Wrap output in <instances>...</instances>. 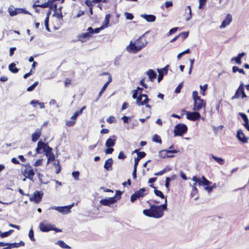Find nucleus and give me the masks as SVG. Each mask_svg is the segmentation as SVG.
<instances>
[{"mask_svg": "<svg viewBox=\"0 0 249 249\" xmlns=\"http://www.w3.org/2000/svg\"><path fill=\"white\" fill-rule=\"evenodd\" d=\"M187 130L188 127L186 124H178L174 128V136H182L187 132Z\"/></svg>", "mask_w": 249, "mask_h": 249, "instance_id": "4", "label": "nucleus"}, {"mask_svg": "<svg viewBox=\"0 0 249 249\" xmlns=\"http://www.w3.org/2000/svg\"><path fill=\"white\" fill-rule=\"evenodd\" d=\"M46 156L47 157V164H49L50 162L54 160V155L53 153H52L49 154H46Z\"/></svg>", "mask_w": 249, "mask_h": 249, "instance_id": "34", "label": "nucleus"}, {"mask_svg": "<svg viewBox=\"0 0 249 249\" xmlns=\"http://www.w3.org/2000/svg\"><path fill=\"white\" fill-rule=\"evenodd\" d=\"M148 33L149 31L146 32L134 42L131 41L126 48L127 51L129 53H136L144 48L147 44V41L144 36Z\"/></svg>", "mask_w": 249, "mask_h": 249, "instance_id": "2", "label": "nucleus"}, {"mask_svg": "<svg viewBox=\"0 0 249 249\" xmlns=\"http://www.w3.org/2000/svg\"><path fill=\"white\" fill-rule=\"evenodd\" d=\"M171 179L169 177L166 178L165 179V186L167 189L168 190H169V187L170 184V181H171Z\"/></svg>", "mask_w": 249, "mask_h": 249, "instance_id": "51", "label": "nucleus"}, {"mask_svg": "<svg viewBox=\"0 0 249 249\" xmlns=\"http://www.w3.org/2000/svg\"><path fill=\"white\" fill-rule=\"evenodd\" d=\"M34 236V231H33V229L31 228L29 232V237L30 240L32 241H35L36 240Z\"/></svg>", "mask_w": 249, "mask_h": 249, "instance_id": "43", "label": "nucleus"}, {"mask_svg": "<svg viewBox=\"0 0 249 249\" xmlns=\"http://www.w3.org/2000/svg\"><path fill=\"white\" fill-rule=\"evenodd\" d=\"M194 107H193V110L195 111H199L203 107H205V105H206L205 101L201 98L194 100Z\"/></svg>", "mask_w": 249, "mask_h": 249, "instance_id": "8", "label": "nucleus"}, {"mask_svg": "<svg viewBox=\"0 0 249 249\" xmlns=\"http://www.w3.org/2000/svg\"><path fill=\"white\" fill-rule=\"evenodd\" d=\"M153 141L157 143H161L162 141L160 137L157 135L155 134L153 137Z\"/></svg>", "mask_w": 249, "mask_h": 249, "instance_id": "40", "label": "nucleus"}, {"mask_svg": "<svg viewBox=\"0 0 249 249\" xmlns=\"http://www.w3.org/2000/svg\"><path fill=\"white\" fill-rule=\"evenodd\" d=\"M114 151V149L112 147H107L105 151L106 154H110Z\"/></svg>", "mask_w": 249, "mask_h": 249, "instance_id": "57", "label": "nucleus"}, {"mask_svg": "<svg viewBox=\"0 0 249 249\" xmlns=\"http://www.w3.org/2000/svg\"><path fill=\"white\" fill-rule=\"evenodd\" d=\"M140 84L141 85H142V87H144L145 88H146V89L148 88V86L145 83V78H142L140 81Z\"/></svg>", "mask_w": 249, "mask_h": 249, "instance_id": "62", "label": "nucleus"}, {"mask_svg": "<svg viewBox=\"0 0 249 249\" xmlns=\"http://www.w3.org/2000/svg\"><path fill=\"white\" fill-rule=\"evenodd\" d=\"M91 34L89 32V31H88L87 32L83 33L82 35H81L79 36V38L81 41L84 42L85 41L86 39L90 36Z\"/></svg>", "mask_w": 249, "mask_h": 249, "instance_id": "27", "label": "nucleus"}, {"mask_svg": "<svg viewBox=\"0 0 249 249\" xmlns=\"http://www.w3.org/2000/svg\"><path fill=\"white\" fill-rule=\"evenodd\" d=\"M107 122L109 124L113 123L115 122L114 117L111 116L107 119Z\"/></svg>", "mask_w": 249, "mask_h": 249, "instance_id": "58", "label": "nucleus"}, {"mask_svg": "<svg viewBox=\"0 0 249 249\" xmlns=\"http://www.w3.org/2000/svg\"><path fill=\"white\" fill-rule=\"evenodd\" d=\"M47 145V143H45L44 142H43L42 141H40L37 143V145L38 147H40V149H43L44 150V148H45V146Z\"/></svg>", "mask_w": 249, "mask_h": 249, "instance_id": "50", "label": "nucleus"}, {"mask_svg": "<svg viewBox=\"0 0 249 249\" xmlns=\"http://www.w3.org/2000/svg\"><path fill=\"white\" fill-rule=\"evenodd\" d=\"M238 139L243 143L248 142V138H247L241 129H239L236 134Z\"/></svg>", "mask_w": 249, "mask_h": 249, "instance_id": "15", "label": "nucleus"}, {"mask_svg": "<svg viewBox=\"0 0 249 249\" xmlns=\"http://www.w3.org/2000/svg\"><path fill=\"white\" fill-rule=\"evenodd\" d=\"M79 171H73L72 173V176L75 180H78L79 178Z\"/></svg>", "mask_w": 249, "mask_h": 249, "instance_id": "44", "label": "nucleus"}, {"mask_svg": "<svg viewBox=\"0 0 249 249\" xmlns=\"http://www.w3.org/2000/svg\"><path fill=\"white\" fill-rule=\"evenodd\" d=\"M8 12L9 13L10 15L12 17L22 13L27 14H29V13L28 11H26L25 10L22 8L13 9L12 8H9Z\"/></svg>", "mask_w": 249, "mask_h": 249, "instance_id": "11", "label": "nucleus"}, {"mask_svg": "<svg viewBox=\"0 0 249 249\" xmlns=\"http://www.w3.org/2000/svg\"><path fill=\"white\" fill-rule=\"evenodd\" d=\"M197 111H195L194 112H186V117L187 119L194 121L199 119L201 115Z\"/></svg>", "mask_w": 249, "mask_h": 249, "instance_id": "10", "label": "nucleus"}, {"mask_svg": "<svg viewBox=\"0 0 249 249\" xmlns=\"http://www.w3.org/2000/svg\"><path fill=\"white\" fill-rule=\"evenodd\" d=\"M49 8L51 10H53L54 11V12H55V11H57V5L56 4H53V3L50 4Z\"/></svg>", "mask_w": 249, "mask_h": 249, "instance_id": "53", "label": "nucleus"}, {"mask_svg": "<svg viewBox=\"0 0 249 249\" xmlns=\"http://www.w3.org/2000/svg\"><path fill=\"white\" fill-rule=\"evenodd\" d=\"M57 244L60 246L61 248L64 249H70V247L67 245L64 241H58L57 242Z\"/></svg>", "mask_w": 249, "mask_h": 249, "instance_id": "39", "label": "nucleus"}, {"mask_svg": "<svg viewBox=\"0 0 249 249\" xmlns=\"http://www.w3.org/2000/svg\"><path fill=\"white\" fill-rule=\"evenodd\" d=\"M239 115L241 116V117L242 118V119L244 120V124L249 122V120L248 119V117L245 113H240Z\"/></svg>", "mask_w": 249, "mask_h": 249, "instance_id": "48", "label": "nucleus"}, {"mask_svg": "<svg viewBox=\"0 0 249 249\" xmlns=\"http://www.w3.org/2000/svg\"><path fill=\"white\" fill-rule=\"evenodd\" d=\"M192 180L195 182L196 184L197 183L198 185H203V181L201 180L199 178H197L196 176H194L192 178Z\"/></svg>", "mask_w": 249, "mask_h": 249, "instance_id": "37", "label": "nucleus"}, {"mask_svg": "<svg viewBox=\"0 0 249 249\" xmlns=\"http://www.w3.org/2000/svg\"><path fill=\"white\" fill-rule=\"evenodd\" d=\"M145 189L144 188H141L139 190L136 191L130 197L131 201L134 202L137 199L143 197L145 195Z\"/></svg>", "mask_w": 249, "mask_h": 249, "instance_id": "6", "label": "nucleus"}, {"mask_svg": "<svg viewBox=\"0 0 249 249\" xmlns=\"http://www.w3.org/2000/svg\"><path fill=\"white\" fill-rule=\"evenodd\" d=\"M66 124L68 126H72L75 124V121L71 119V120L67 121Z\"/></svg>", "mask_w": 249, "mask_h": 249, "instance_id": "56", "label": "nucleus"}, {"mask_svg": "<svg viewBox=\"0 0 249 249\" xmlns=\"http://www.w3.org/2000/svg\"><path fill=\"white\" fill-rule=\"evenodd\" d=\"M43 160L42 159H39L36 161V162L34 163V166L36 167L40 166L42 164Z\"/></svg>", "mask_w": 249, "mask_h": 249, "instance_id": "63", "label": "nucleus"}, {"mask_svg": "<svg viewBox=\"0 0 249 249\" xmlns=\"http://www.w3.org/2000/svg\"><path fill=\"white\" fill-rule=\"evenodd\" d=\"M166 172V169H164L163 170H161V171H160V172L155 173L154 174V175L156 176H161L164 173H165Z\"/></svg>", "mask_w": 249, "mask_h": 249, "instance_id": "61", "label": "nucleus"}, {"mask_svg": "<svg viewBox=\"0 0 249 249\" xmlns=\"http://www.w3.org/2000/svg\"><path fill=\"white\" fill-rule=\"evenodd\" d=\"M141 17L150 22H154L156 19V16L153 15L142 14Z\"/></svg>", "mask_w": 249, "mask_h": 249, "instance_id": "20", "label": "nucleus"}, {"mask_svg": "<svg viewBox=\"0 0 249 249\" xmlns=\"http://www.w3.org/2000/svg\"><path fill=\"white\" fill-rule=\"evenodd\" d=\"M9 71L14 73H16L18 71V69L16 67V64L15 63H11L9 66Z\"/></svg>", "mask_w": 249, "mask_h": 249, "instance_id": "28", "label": "nucleus"}, {"mask_svg": "<svg viewBox=\"0 0 249 249\" xmlns=\"http://www.w3.org/2000/svg\"><path fill=\"white\" fill-rule=\"evenodd\" d=\"M125 16L126 17V18L129 20H132L134 18L133 15L131 13L125 12Z\"/></svg>", "mask_w": 249, "mask_h": 249, "instance_id": "55", "label": "nucleus"}, {"mask_svg": "<svg viewBox=\"0 0 249 249\" xmlns=\"http://www.w3.org/2000/svg\"><path fill=\"white\" fill-rule=\"evenodd\" d=\"M82 112H81V110H78L77 111L74 113V114L71 116V119L75 120L77 117L81 114H82Z\"/></svg>", "mask_w": 249, "mask_h": 249, "instance_id": "46", "label": "nucleus"}, {"mask_svg": "<svg viewBox=\"0 0 249 249\" xmlns=\"http://www.w3.org/2000/svg\"><path fill=\"white\" fill-rule=\"evenodd\" d=\"M113 161L112 158H109L106 160L104 167L107 171H111L112 169V166Z\"/></svg>", "mask_w": 249, "mask_h": 249, "instance_id": "19", "label": "nucleus"}, {"mask_svg": "<svg viewBox=\"0 0 249 249\" xmlns=\"http://www.w3.org/2000/svg\"><path fill=\"white\" fill-rule=\"evenodd\" d=\"M53 16H55L58 19H62L63 15L62 12H57V11H55L53 14Z\"/></svg>", "mask_w": 249, "mask_h": 249, "instance_id": "47", "label": "nucleus"}, {"mask_svg": "<svg viewBox=\"0 0 249 249\" xmlns=\"http://www.w3.org/2000/svg\"><path fill=\"white\" fill-rule=\"evenodd\" d=\"M189 35V32H181L178 35L179 37H181L183 40L186 39Z\"/></svg>", "mask_w": 249, "mask_h": 249, "instance_id": "42", "label": "nucleus"}, {"mask_svg": "<svg viewBox=\"0 0 249 249\" xmlns=\"http://www.w3.org/2000/svg\"><path fill=\"white\" fill-rule=\"evenodd\" d=\"M121 194L122 192L120 191H117L114 196L102 199L100 201V203L104 206L111 207L112 204H114L121 198Z\"/></svg>", "mask_w": 249, "mask_h": 249, "instance_id": "3", "label": "nucleus"}, {"mask_svg": "<svg viewBox=\"0 0 249 249\" xmlns=\"http://www.w3.org/2000/svg\"><path fill=\"white\" fill-rule=\"evenodd\" d=\"M39 229L42 232H48L52 231V225L45 224L43 222H41L39 224Z\"/></svg>", "mask_w": 249, "mask_h": 249, "instance_id": "16", "label": "nucleus"}, {"mask_svg": "<svg viewBox=\"0 0 249 249\" xmlns=\"http://www.w3.org/2000/svg\"><path fill=\"white\" fill-rule=\"evenodd\" d=\"M23 175L25 176V178H28L31 180L33 179V177L35 175V172L33 169H25L22 172Z\"/></svg>", "mask_w": 249, "mask_h": 249, "instance_id": "14", "label": "nucleus"}, {"mask_svg": "<svg viewBox=\"0 0 249 249\" xmlns=\"http://www.w3.org/2000/svg\"><path fill=\"white\" fill-rule=\"evenodd\" d=\"M146 74L148 76L149 79L151 82L154 81L157 75L156 72L152 69H150L147 71Z\"/></svg>", "mask_w": 249, "mask_h": 249, "instance_id": "21", "label": "nucleus"}, {"mask_svg": "<svg viewBox=\"0 0 249 249\" xmlns=\"http://www.w3.org/2000/svg\"><path fill=\"white\" fill-rule=\"evenodd\" d=\"M178 151L177 150H161L159 152V156L162 158H173L174 156H167V154L177 153Z\"/></svg>", "mask_w": 249, "mask_h": 249, "instance_id": "9", "label": "nucleus"}, {"mask_svg": "<svg viewBox=\"0 0 249 249\" xmlns=\"http://www.w3.org/2000/svg\"><path fill=\"white\" fill-rule=\"evenodd\" d=\"M207 88H208V85L206 84L203 86H201V85L200 86V89L201 90H202L203 92L202 93L203 95H204V92L207 90Z\"/></svg>", "mask_w": 249, "mask_h": 249, "instance_id": "60", "label": "nucleus"}, {"mask_svg": "<svg viewBox=\"0 0 249 249\" xmlns=\"http://www.w3.org/2000/svg\"><path fill=\"white\" fill-rule=\"evenodd\" d=\"M169 65H166L163 68L159 69H157V71L159 73V75L158 77V82H160L163 78L164 74H166L168 72Z\"/></svg>", "mask_w": 249, "mask_h": 249, "instance_id": "12", "label": "nucleus"}, {"mask_svg": "<svg viewBox=\"0 0 249 249\" xmlns=\"http://www.w3.org/2000/svg\"><path fill=\"white\" fill-rule=\"evenodd\" d=\"M243 86H244V83L242 82H241L239 87L236 89L234 95L231 98V100L238 99L240 97L241 95V91L242 89Z\"/></svg>", "mask_w": 249, "mask_h": 249, "instance_id": "18", "label": "nucleus"}, {"mask_svg": "<svg viewBox=\"0 0 249 249\" xmlns=\"http://www.w3.org/2000/svg\"><path fill=\"white\" fill-rule=\"evenodd\" d=\"M117 140V137L115 135H112L108 138L105 143V145L107 147L114 146Z\"/></svg>", "mask_w": 249, "mask_h": 249, "instance_id": "13", "label": "nucleus"}, {"mask_svg": "<svg viewBox=\"0 0 249 249\" xmlns=\"http://www.w3.org/2000/svg\"><path fill=\"white\" fill-rule=\"evenodd\" d=\"M37 85L38 82H35L32 85H31V86L27 88V90L28 91H31L33 90Z\"/></svg>", "mask_w": 249, "mask_h": 249, "instance_id": "45", "label": "nucleus"}, {"mask_svg": "<svg viewBox=\"0 0 249 249\" xmlns=\"http://www.w3.org/2000/svg\"><path fill=\"white\" fill-rule=\"evenodd\" d=\"M52 3L49 0H48V1L43 4H34L33 5V8H35L36 7H41V8H47L50 7V4Z\"/></svg>", "mask_w": 249, "mask_h": 249, "instance_id": "25", "label": "nucleus"}, {"mask_svg": "<svg viewBox=\"0 0 249 249\" xmlns=\"http://www.w3.org/2000/svg\"><path fill=\"white\" fill-rule=\"evenodd\" d=\"M147 203L149 204L150 208L143 210L142 213L143 214L148 217L157 219L160 218L163 216L164 211L167 209V198H165L164 204L159 206L151 204L149 201H147Z\"/></svg>", "mask_w": 249, "mask_h": 249, "instance_id": "1", "label": "nucleus"}, {"mask_svg": "<svg viewBox=\"0 0 249 249\" xmlns=\"http://www.w3.org/2000/svg\"><path fill=\"white\" fill-rule=\"evenodd\" d=\"M111 80H112L111 76L110 75H109L108 76L107 81L106 83H105V84L104 85L103 87H102L99 93V97H100L101 96V95L103 94V93L105 91V90H106V88H107V87L108 86L109 84L111 82Z\"/></svg>", "mask_w": 249, "mask_h": 249, "instance_id": "24", "label": "nucleus"}, {"mask_svg": "<svg viewBox=\"0 0 249 249\" xmlns=\"http://www.w3.org/2000/svg\"><path fill=\"white\" fill-rule=\"evenodd\" d=\"M232 21V16L231 14H228L227 15L226 18L222 21L221 25L220 26V28H224L227 25H229Z\"/></svg>", "mask_w": 249, "mask_h": 249, "instance_id": "17", "label": "nucleus"}, {"mask_svg": "<svg viewBox=\"0 0 249 249\" xmlns=\"http://www.w3.org/2000/svg\"><path fill=\"white\" fill-rule=\"evenodd\" d=\"M232 72L234 73L238 71L239 73H242L243 74H245V71L242 69H239L238 67L235 66L232 67Z\"/></svg>", "mask_w": 249, "mask_h": 249, "instance_id": "35", "label": "nucleus"}, {"mask_svg": "<svg viewBox=\"0 0 249 249\" xmlns=\"http://www.w3.org/2000/svg\"><path fill=\"white\" fill-rule=\"evenodd\" d=\"M143 97H146V94L141 93L139 96L136 98L137 105L140 106H142V98Z\"/></svg>", "mask_w": 249, "mask_h": 249, "instance_id": "29", "label": "nucleus"}, {"mask_svg": "<svg viewBox=\"0 0 249 249\" xmlns=\"http://www.w3.org/2000/svg\"><path fill=\"white\" fill-rule=\"evenodd\" d=\"M41 134V130L37 129L32 135V141L33 142H36L40 137Z\"/></svg>", "mask_w": 249, "mask_h": 249, "instance_id": "23", "label": "nucleus"}, {"mask_svg": "<svg viewBox=\"0 0 249 249\" xmlns=\"http://www.w3.org/2000/svg\"><path fill=\"white\" fill-rule=\"evenodd\" d=\"M73 206H74V203H73L71 205H70L65 206H61V207L53 206V207H52L50 208L49 209H54V210L57 211L58 212H59V213H60L63 214H66L69 213L70 212L71 209L72 208V207Z\"/></svg>", "mask_w": 249, "mask_h": 249, "instance_id": "5", "label": "nucleus"}, {"mask_svg": "<svg viewBox=\"0 0 249 249\" xmlns=\"http://www.w3.org/2000/svg\"><path fill=\"white\" fill-rule=\"evenodd\" d=\"M178 29V27H174V28H173L171 29H170L168 33V36H170V35H172V34L175 33L176 31H177Z\"/></svg>", "mask_w": 249, "mask_h": 249, "instance_id": "64", "label": "nucleus"}, {"mask_svg": "<svg viewBox=\"0 0 249 249\" xmlns=\"http://www.w3.org/2000/svg\"><path fill=\"white\" fill-rule=\"evenodd\" d=\"M104 29H105V28L102 26H101L100 28H97L94 29H93L91 27H89L88 28L87 31H89V32L91 33V34H97V33H99V32L101 30H102Z\"/></svg>", "mask_w": 249, "mask_h": 249, "instance_id": "26", "label": "nucleus"}, {"mask_svg": "<svg viewBox=\"0 0 249 249\" xmlns=\"http://www.w3.org/2000/svg\"><path fill=\"white\" fill-rule=\"evenodd\" d=\"M43 193L41 191H36L33 194V196L29 198L30 201H33L38 203L40 202L42 198Z\"/></svg>", "mask_w": 249, "mask_h": 249, "instance_id": "7", "label": "nucleus"}, {"mask_svg": "<svg viewBox=\"0 0 249 249\" xmlns=\"http://www.w3.org/2000/svg\"><path fill=\"white\" fill-rule=\"evenodd\" d=\"M145 156L146 153L142 151L138 153L137 157L134 159V166H137L140 160L145 157Z\"/></svg>", "mask_w": 249, "mask_h": 249, "instance_id": "22", "label": "nucleus"}, {"mask_svg": "<svg viewBox=\"0 0 249 249\" xmlns=\"http://www.w3.org/2000/svg\"><path fill=\"white\" fill-rule=\"evenodd\" d=\"M53 165L55 166V167L56 169V170L55 171L56 174H58L60 173L61 171V166L59 164V162L58 160H57L56 162L55 161L53 163Z\"/></svg>", "mask_w": 249, "mask_h": 249, "instance_id": "36", "label": "nucleus"}, {"mask_svg": "<svg viewBox=\"0 0 249 249\" xmlns=\"http://www.w3.org/2000/svg\"><path fill=\"white\" fill-rule=\"evenodd\" d=\"M110 15L109 14L106 15L104 23L102 25L103 27H104V28H106L108 27L110 20Z\"/></svg>", "mask_w": 249, "mask_h": 249, "instance_id": "30", "label": "nucleus"}, {"mask_svg": "<svg viewBox=\"0 0 249 249\" xmlns=\"http://www.w3.org/2000/svg\"><path fill=\"white\" fill-rule=\"evenodd\" d=\"M192 97L194 101L201 98L198 95V92L197 91H194L193 92Z\"/></svg>", "mask_w": 249, "mask_h": 249, "instance_id": "49", "label": "nucleus"}, {"mask_svg": "<svg viewBox=\"0 0 249 249\" xmlns=\"http://www.w3.org/2000/svg\"><path fill=\"white\" fill-rule=\"evenodd\" d=\"M10 245L11 246V248H18L20 246H23L25 245V243L23 241H20L19 243H10Z\"/></svg>", "mask_w": 249, "mask_h": 249, "instance_id": "32", "label": "nucleus"}, {"mask_svg": "<svg viewBox=\"0 0 249 249\" xmlns=\"http://www.w3.org/2000/svg\"><path fill=\"white\" fill-rule=\"evenodd\" d=\"M231 60V61H235V62L238 64H241L242 62L241 60H240L237 56L232 57Z\"/></svg>", "mask_w": 249, "mask_h": 249, "instance_id": "59", "label": "nucleus"}, {"mask_svg": "<svg viewBox=\"0 0 249 249\" xmlns=\"http://www.w3.org/2000/svg\"><path fill=\"white\" fill-rule=\"evenodd\" d=\"M154 192V194L157 196H159L161 198L164 199L165 200V198H166V197L163 194L162 192H161L160 191L155 189Z\"/></svg>", "mask_w": 249, "mask_h": 249, "instance_id": "33", "label": "nucleus"}, {"mask_svg": "<svg viewBox=\"0 0 249 249\" xmlns=\"http://www.w3.org/2000/svg\"><path fill=\"white\" fill-rule=\"evenodd\" d=\"M53 149L50 147L47 144L45 146V148H44V152L45 153V155L46 154H49L52 153Z\"/></svg>", "mask_w": 249, "mask_h": 249, "instance_id": "38", "label": "nucleus"}, {"mask_svg": "<svg viewBox=\"0 0 249 249\" xmlns=\"http://www.w3.org/2000/svg\"><path fill=\"white\" fill-rule=\"evenodd\" d=\"M126 158L123 151H121L118 156V158L120 160H124Z\"/></svg>", "mask_w": 249, "mask_h": 249, "instance_id": "52", "label": "nucleus"}, {"mask_svg": "<svg viewBox=\"0 0 249 249\" xmlns=\"http://www.w3.org/2000/svg\"><path fill=\"white\" fill-rule=\"evenodd\" d=\"M212 158L216 161L217 163H218L220 165H223L224 163V160L221 158H218L216 156L211 154Z\"/></svg>", "mask_w": 249, "mask_h": 249, "instance_id": "31", "label": "nucleus"}, {"mask_svg": "<svg viewBox=\"0 0 249 249\" xmlns=\"http://www.w3.org/2000/svg\"><path fill=\"white\" fill-rule=\"evenodd\" d=\"M182 87V83H180L175 90V92L176 93H179L180 92L181 89Z\"/></svg>", "mask_w": 249, "mask_h": 249, "instance_id": "54", "label": "nucleus"}, {"mask_svg": "<svg viewBox=\"0 0 249 249\" xmlns=\"http://www.w3.org/2000/svg\"><path fill=\"white\" fill-rule=\"evenodd\" d=\"M189 11V17L186 18V20L187 21H188L190 20L192 18V11H191V8L190 6H187L186 7V11Z\"/></svg>", "mask_w": 249, "mask_h": 249, "instance_id": "41", "label": "nucleus"}]
</instances>
